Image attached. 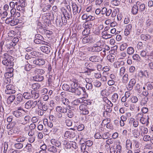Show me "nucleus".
Returning <instances> with one entry per match:
<instances>
[{"instance_id":"1","label":"nucleus","mask_w":153,"mask_h":153,"mask_svg":"<svg viewBox=\"0 0 153 153\" xmlns=\"http://www.w3.org/2000/svg\"><path fill=\"white\" fill-rule=\"evenodd\" d=\"M3 59L2 63L4 65L9 67L13 66V58L7 53H5L4 54Z\"/></svg>"},{"instance_id":"2","label":"nucleus","mask_w":153,"mask_h":153,"mask_svg":"<svg viewBox=\"0 0 153 153\" xmlns=\"http://www.w3.org/2000/svg\"><path fill=\"white\" fill-rule=\"evenodd\" d=\"M69 92H72L76 96H79L81 94L83 93V95L85 97H87V94L85 92V90L84 88L81 87L78 88L73 90L71 91H70Z\"/></svg>"},{"instance_id":"3","label":"nucleus","mask_w":153,"mask_h":153,"mask_svg":"<svg viewBox=\"0 0 153 153\" xmlns=\"http://www.w3.org/2000/svg\"><path fill=\"white\" fill-rule=\"evenodd\" d=\"M31 64H33L36 65L42 66L45 63V59L41 58H33L30 60Z\"/></svg>"},{"instance_id":"4","label":"nucleus","mask_w":153,"mask_h":153,"mask_svg":"<svg viewBox=\"0 0 153 153\" xmlns=\"http://www.w3.org/2000/svg\"><path fill=\"white\" fill-rule=\"evenodd\" d=\"M5 91V93L8 94H14L16 92L15 87L11 84H8L7 85Z\"/></svg>"},{"instance_id":"5","label":"nucleus","mask_w":153,"mask_h":153,"mask_svg":"<svg viewBox=\"0 0 153 153\" xmlns=\"http://www.w3.org/2000/svg\"><path fill=\"white\" fill-rule=\"evenodd\" d=\"M72 9L74 15H76L79 13L81 10V7H78L75 3H73L72 5Z\"/></svg>"},{"instance_id":"6","label":"nucleus","mask_w":153,"mask_h":153,"mask_svg":"<svg viewBox=\"0 0 153 153\" xmlns=\"http://www.w3.org/2000/svg\"><path fill=\"white\" fill-rule=\"evenodd\" d=\"M102 48L100 46L94 45L93 47L89 48L88 51L94 53H97L102 51Z\"/></svg>"},{"instance_id":"7","label":"nucleus","mask_w":153,"mask_h":153,"mask_svg":"<svg viewBox=\"0 0 153 153\" xmlns=\"http://www.w3.org/2000/svg\"><path fill=\"white\" fill-rule=\"evenodd\" d=\"M62 13L65 18H67L68 20L70 19V17H72V14L71 12L67 10L64 7H62L61 9Z\"/></svg>"},{"instance_id":"8","label":"nucleus","mask_w":153,"mask_h":153,"mask_svg":"<svg viewBox=\"0 0 153 153\" xmlns=\"http://www.w3.org/2000/svg\"><path fill=\"white\" fill-rule=\"evenodd\" d=\"M23 97L22 94H18L16 96H15V100L14 102V104L17 105L23 102Z\"/></svg>"},{"instance_id":"9","label":"nucleus","mask_w":153,"mask_h":153,"mask_svg":"<svg viewBox=\"0 0 153 153\" xmlns=\"http://www.w3.org/2000/svg\"><path fill=\"white\" fill-rule=\"evenodd\" d=\"M94 41L93 37L92 36L89 35L85 36L82 39V42L83 44L88 43H91Z\"/></svg>"},{"instance_id":"10","label":"nucleus","mask_w":153,"mask_h":153,"mask_svg":"<svg viewBox=\"0 0 153 153\" xmlns=\"http://www.w3.org/2000/svg\"><path fill=\"white\" fill-rule=\"evenodd\" d=\"M34 101L30 100L27 102L25 104V107L27 109H30L35 108Z\"/></svg>"},{"instance_id":"11","label":"nucleus","mask_w":153,"mask_h":153,"mask_svg":"<svg viewBox=\"0 0 153 153\" xmlns=\"http://www.w3.org/2000/svg\"><path fill=\"white\" fill-rule=\"evenodd\" d=\"M80 110L82 111L81 113L84 115L87 114H88V109L87 107L85 104H81L79 107Z\"/></svg>"},{"instance_id":"12","label":"nucleus","mask_w":153,"mask_h":153,"mask_svg":"<svg viewBox=\"0 0 153 153\" xmlns=\"http://www.w3.org/2000/svg\"><path fill=\"white\" fill-rule=\"evenodd\" d=\"M136 83V80L134 78L131 79L127 86V89L129 91L131 90Z\"/></svg>"},{"instance_id":"13","label":"nucleus","mask_w":153,"mask_h":153,"mask_svg":"<svg viewBox=\"0 0 153 153\" xmlns=\"http://www.w3.org/2000/svg\"><path fill=\"white\" fill-rule=\"evenodd\" d=\"M89 60L90 61L93 62H99L102 60V59L100 56L95 55L90 57Z\"/></svg>"},{"instance_id":"14","label":"nucleus","mask_w":153,"mask_h":153,"mask_svg":"<svg viewBox=\"0 0 153 153\" xmlns=\"http://www.w3.org/2000/svg\"><path fill=\"white\" fill-rule=\"evenodd\" d=\"M68 108H67L57 106L56 107V111L59 113L65 114L67 113Z\"/></svg>"},{"instance_id":"15","label":"nucleus","mask_w":153,"mask_h":153,"mask_svg":"<svg viewBox=\"0 0 153 153\" xmlns=\"http://www.w3.org/2000/svg\"><path fill=\"white\" fill-rule=\"evenodd\" d=\"M94 26L93 23L92 22H86L84 23L83 25V27L84 28L88 30L90 29Z\"/></svg>"},{"instance_id":"16","label":"nucleus","mask_w":153,"mask_h":153,"mask_svg":"<svg viewBox=\"0 0 153 153\" xmlns=\"http://www.w3.org/2000/svg\"><path fill=\"white\" fill-rule=\"evenodd\" d=\"M31 117L29 115L25 117L24 120L21 121L20 124L24 125H25L30 123V120Z\"/></svg>"},{"instance_id":"17","label":"nucleus","mask_w":153,"mask_h":153,"mask_svg":"<svg viewBox=\"0 0 153 153\" xmlns=\"http://www.w3.org/2000/svg\"><path fill=\"white\" fill-rule=\"evenodd\" d=\"M63 19L62 17L59 15L58 16L56 17V23L57 26L60 27L62 26L63 25Z\"/></svg>"},{"instance_id":"18","label":"nucleus","mask_w":153,"mask_h":153,"mask_svg":"<svg viewBox=\"0 0 153 153\" xmlns=\"http://www.w3.org/2000/svg\"><path fill=\"white\" fill-rule=\"evenodd\" d=\"M22 62L25 64V69L27 71H29L33 68V65L30 64L26 60H22Z\"/></svg>"},{"instance_id":"19","label":"nucleus","mask_w":153,"mask_h":153,"mask_svg":"<svg viewBox=\"0 0 153 153\" xmlns=\"http://www.w3.org/2000/svg\"><path fill=\"white\" fill-rule=\"evenodd\" d=\"M40 6L42 9L43 11L44 12L49 10L51 7V6L50 5L46 4L45 2L42 4Z\"/></svg>"},{"instance_id":"20","label":"nucleus","mask_w":153,"mask_h":153,"mask_svg":"<svg viewBox=\"0 0 153 153\" xmlns=\"http://www.w3.org/2000/svg\"><path fill=\"white\" fill-rule=\"evenodd\" d=\"M149 117L148 116H143L141 119H140V122L142 124H146V126L148 125L149 123Z\"/></svg>"},{"instance_id":"21","label":"nucleus","mask_w":153,"mask_h":153,"mask_svg":"<svg viewBox=\"0 0 153 153\" xmlns=\"http://www.w3.org/2000/svg\"><path fill=\"white\" fill-rule=\"evenodd\" d=\"M139 10L140 12H142L144 11L145 9V4L142 3L139 1H137L136 3Z\"/></svg>"},{"instance_id":"22","label":"nucleus","mask_w":153,"mask_h":153,"mask_svg":"<svg viewBox=\"0 0 153 153\" xmlns=\"http://www.w3.org/2000/svg\"><path fill=\"white\" fill-rule=\"evenodd\" d=\"M47 149L48 151L53 153H55L57 152V149L55 146H48Z\"/></svg>"},{"instance_id":"23","label":"nucleus","mask_w":153,"mask_h":153,"mask_svg":"<svg viewBox=\"0 0 153 153\" xmlns=\"http://www.w3.org/2000/svg\"><path fill=\"white\" fill-rule=\"evenodd\" d=\"M34 105H35V107L36 105L39 109H41V108L43 104L42 102L40 100H36L34 101Z\"/></svg>"},{"instance_id":"24","label":"nucleus","mask_w":153,"mask_h":153,"mask_svg":"<svg viewBox=\"0 0 153 153\" xmlns=\"http://www.w3.org/2000/svg\"><path fill=\"white\" fill-rule=\"evenodd\" d=\"M81 87L80 86L77 82H73L71 85V88L69 91Z\"/></svg>"},{"instance_id":"25","label":"nucleus","mask_w":153,"mask_h":153,"mask_svg":"<svg viewBox=\"0 0 153 153\" xmlns=\"http://www.w3.org/2000/svg\"><path fill=\"white\" fill-rule=\"evenodd\" d=\"M40 48L42 51L45 53L48 54L50 53L51 49L50 47H48L46 46H42Z\"/></svg>"},{"instance_id":"26","label":"nucleus","mask_w":153,"mask_h":153,"mask_svg":"<svg viewBox=\"0 0 153 153\" xmlns=\"http://www.w3.org/2000/svg\"><path fill=\"white\" fill-rule=\"evenodd\" d=\"M31 91L28 92H25L22 94L25 99L29 100L31 99Z\"/></svg>"},{"instance_id":"27","label":"nucleus","mask_w":153,"mask_h":153,"mask_svg":"<svg viewBox=\"0 0 153 153\" xmlns=\"http://www.w3.org/2000/svg\"><path fill=\"white\" fill-rule=\"evenodd\" d=\"M139 128L141 131V134L142 136H143V135L148 133V129L147 128L143 126H140Z\"/></svg>"},{"instance_id":"28","label":"nucleus","mask_w":153,"mask_h":153,"mask_svg":"<svg viewBox=\"0 0 153 153\" xmlns=\"http://www.w3.org/2000/svg\"><path fill=\"white\" fill-rule=\"evenodd\" d=\"M14 9H12L10 10V13L11 16L13 15L14 17L17 18L20 17V13L19 12L15 10V12L14 13Z\"/></svg>"},{"instance_id":"29","label":"nucleus","mask_w":153,"mask_h":153,"mask_svg":"<svg viewBox=\"0 0 153 153\" xmlns=\"http://www.w3.org/2000/svg\"><path fill=\"white\" fill-rule=\"evenodd\" d=\"M132 134L135 138H138L140 135V131L138 128L134 129L132 131Z\"/></svg>"},{"instance_id":"30","label":"nucleus","mask_w":153,"mask_h":153,"mask_svg":"<svg viewBox=\"0 0 153 153\" xmlns=\"http://www.w3.org/2000/svg\"><path fill=\"white\" fill-rule=\"evenodd\" d=\"M33 79L37 82H41L44 79V77L41 75H37L33 77Z\"/></svg>"},{"instance_id":"31","label":"nucleus","mask_w":153,"mask_h":153,"mask_svg":"<svg viewBox=\"0 0 153 153\" xmlns=\"http://www.w3.org/2000/svg\"><path fill=\"white\" fill-rule=\"evenodd\" d=\"M15 95H12L9 96L7 99V102L8 104L12 103L13 102L15 101Z\"/></svg>"},{"instance_id":"32","label":"nucleus","mask_w":153,"mask_h":153,"mask_svg":"<svg viewBox=\"0 0 153 153\" xmlns=\"http://www.w3.org/2000/svg\"><path fill=\"white\" fill-rule=\"evenodd\" d=\"M139 10V8L138 7L137 4L134 5L133 6L131 9V13L134 15L137 14Z\"/></svg>"},{"instance_id":"33","label":"nucleus","mask_w":153,"mask_h":153,"mask_svg":"<svg viewBox=\"0 0 153 153\" xmlns=\"http://www.w3.org/2000/svg\"><path fill=\"white\" fill-rule=\"evenodd\" d=\"M72 142H68L67 140H65L63 142V144L65 146V147L66 149H70L72 146Z\"/></svg>"},{"instance_id":"34","label":"nucleus","mask_w":153,"mask_h":153,"mask_svg":"<svg viewBox=\"0 0 153 153\" xmlns=\"http://www.w3.org/2000/svg\"><path fill=\"white\" fill-rule=\"evenodd\" d=\"M31 98L36 99L39 97V93L32 91H31Z\"/></svg>"},{"instance_id":"35","label":"nucleus","mask_w":153,"mask_h":153,"mask_svg":"<svg viewBox=\"0 0 153 153\" xmlns=\"http://www.w3.org/2000/svg\"><path fill=\"white\" fill-rule=\"evenodd\" d=\"M122 80V82L124 84H126L128 82V75L127 74H126L123 75Z\"/></svg>"},{"instance_id":"36","label":"nucleus","mask_w":153,"mask_h":153,"mask_svg":"<svg viewBox=\"0 0 153 153\" xmlns=\"http://www.w3.org/2000/svg\"><path fill=\"white\" fill-rule=\"evenodd\" d=\"M118 98V94L116 93H114L112 96L111 100L113 102L116 103Z\"/></svg>"},{"instance_id":"37","label":"nucleus","mask_w":153,"mask_h":153,"mask_svg":"<svg viewBox=\"0 0 153 153\" xmlns=\"http://www.w3.org/2000/svg\"><path fill=\"white\" fill-rule=\"evenodd\" d=\"M13 114L17 118L21 117L22 115V112L18 110H16L13 111Z\"/></svg>"},{"instance_id":"38","label":"nucleus","mask_w":153,"mask_h":153,"mask_svg":"<svg viewBox=\"0 0 153 153\" xmlns=\"http://www.w3.org/2000/svg\"><path fill=\"white\" fill-rule=\"evenodd\" d=\"M49 76L48 79V84L51 85L54 80V74L51 75L49 74Z\"/></svg>"},{"instance_id":"39","label":"nucleus","mask_w":153,"mask_h":153,"mask_svg":"<svg viewBox=\"0 0 153 153\" xmlns=\"http://www.w3.org/2000/svg\"><path fill=\"white\" fill-rule=\"evenodd\" d=\"M83 100L80 98L74 100L73 102V104L74 105H78L83 102Z\"/></svg>"},{"instance_id":"40","label":"nucleus","mask_w":153,"mask_h":153,"mask_svg":"<svg viewBox=\"0 0 153 153\" xmlns=\"http://www.w3.org/2000/svg\"><path fill=\"white\" fill-rule=\"evenodd\" d=\"M34 73L35 74H40L41 75L45 73V71L43 69L36 68L34 71Z\"/></svg>"},{"instance_id":"41","label":"nucleus","mask_w":153,"mask_h":153,"mask_svg":"<svg viewBox=\"0 0 153 153\" xmlns=\"http://www.w3.org/2000/svg\"><path fill=\"white\" fill-rule=\"evenodd\" d=\"M141 39L145 41H146L150 39L151 36L149 35L141 34L140 36Z\"/></svg>"},{"instance_id":"42","label":"nucleus","mask_w":153,"mask_h":153,"mask_svg":"<svg viewBox=\"0 0 153 153\" xmlns=\"http://www.w3.org/2000/svg\"><path fill=\"white\" fill-rule=\"evenodd\" d=\"M101 85V83L100 81L98 80H95L93 82V85L97 88L100 87Z\"/></svg>"},{"instance_id":"43","label":"nucleus","mask_w":153,"mask_h":153,"mask_svg":"<svg viewBox=\"0 0 153 153\" xmlns=\"http://www.w3.org/2000/svg\"><path fill=\"white\" fill-rule=\"evenodd\" d=\"M134 51V48L131 47H130L128 48L127 50V52L128 54L129 55L132 54Z\"/></svg>"},{"instance_id":"44","label":"nucleus","mask_w":153,"mask_h":153,"mask_svg":"<svg viewBox=\"0 0 153 153\" xmlns=\"http://www.w3.org/2000/svg\"><path fill=\"white\" fill-rule=\"evenodd\" d=\"M147 88L148 90H153V82H149L146 84Z\"/></svg>"},{"instance_id":"45","label":"nucleus","mask_w":153,"mask_h":153,"mask_svg":"<svg viewBox=\"0 0 153 153\" xmlns=\"http://www.w3.org/2000/svg\"><path fill=\"white\" fill-rule=\"evenodd\" d=\"M40 85L38 83H34L32 85L31 88L34 90H37L40 88Z\"/></svg>"},{"instance_id":"46","label":"nucleus","mask_w":153,"mask_h":153,"mask_svg":"<svg viewBox=\"0 0 153 153\" xmlns=\"http://www.w3.org/2000/svg\"><path fill=\"white\" fill-rule=\"evenodd\" d=\"M101 116L99 115H97L94 116V122L96 123H100L101 122Z\"/></svg>"},{"instance_id":"47","label":"nucleus","mask_w":153,"mask_h":153,"mask_svg":"<svg viewBox=\"0 0 153 153\" xmlns=\"http://www.w3.org/2000/svg\"><path fill=\"white\" fill-rule=\"evenodd\" d=\"M19 20L17 19H13V20L11 22L12 23L10 24V25L13 26L18 24L19 23Z\"/></svg>"},{"instance_id":"48","label":"nucleus","mask_w":153,"mask_h":153,"mask_svg":"<svg viewBox=\"0 0 153 153\" xmlns=\"http://www.w3.org/2000/svg\"><path fill=\"white\" fill-rule=\"evenodd\" d=\"M48 71L49 74L52 75L54 74V70L52 69L51 65L50 64H49L48 65Z\"/></svg>"},{"instance_id":"49","label":"nucleus","mask_w":153,"mask_h":153,"mask_svg":"<svg viewBox=\"0 0 153 153\" xmlns=\"http://www.w3.org/2000/svg\"><path fill=\"white\" fill-rule=\"evenodd\" d=\"M14 147L17 149H22L23 147V144L18 143L14 144Z\"/></svg>"},{"instance_id":"50","label":"nucleus","mask_w":153,"mask_h":153,"mask_svg":"<svg viewBox=\"0 0 153 153\" xmlns=\"http://www.w3.org/2000/svg\"><path fill=\"white\" fill-rule=\"evenodd\" d=\"M148 69L150 72H153V61L149 62L148 64Z\"/></svg>"},{"instance_id":"51","label":"nucleus","mask_w":153,"mask_h":153,"mask_svg":"<svg viewBox=\"0 0 153 153\" xmlns=\"http://www.w3.org/2000/svg\"><path fill=\"white\" fill-rule=\"evenodd\" d=\"M146 26L147 27H149L152 25L153 24V21L151 19H148L146 21Z\"/></svg>"},{"instance_id":"52","label":"nucleus","mask_w":153,"mask_h":153,"mask_svg":"<svg viewBox=\"0 0 153 153\" xmlns=\"http://www.w3.org/2000/svg\"><path fill=\"white\" fill-rule=\"evenodd\" d=\"M107 59L110 62H113L114 61V56L111 55H108L107 57Z\"/></svg>"},{"instance_id":"53","label":"nucleus","mask_w":153,"mask_h":153,"mask_svg":"<svg viewBox=\"0 0 153 153\" xmlns=\"http://www.w3.org/2000/svg\"><path fill=\"white\" fill-rule=\"evenodd\" d=\"M34 42L36 44H44L46 42L43 40H41V39H34Z\"/></svg>"},{"instance_id":"54","label":"nucleus","mask_w":153,"mask_h":153,"mask_svg":"<svg viewBox=\"0 0 153 153\" xmlns=\"http://www.w3.org/2000/svg\"><path fill=\"white\" fill-rule=\"evenodd\" d=\"M46 31V30L44 29L42 27L38 28L37 30V33L39 32L42 34L45 33Z\"/></svg>"},{"instance_id":"55","label":"nucleus","mask_w":153,"mask_h":153,"mask_svg":"<svg viewBox=\"0 0 153 153\" xmlns=\"http://www.w3.org/2000/svg\"><path fill=\"white\" fill-rule=\"evenodd\" d=\"M128 44L126 43H124L120 45V50L121 51L124 50L128 47Z\"/></svg>"},{"instance_id":"56","label":"nucleus","mask_w":153,"mask_h":153,"mask_svg":"<svg viewBox=\"0 0 153 153\" xmlns=\"http://www.w3.org/2000/svg\"><path fill=\"white\" fill-rule=\"evenodd\" d=\"M63 89L65 91H68L69 92L70 89V86L67 84H65L62 85Z\"/></svg>"},{"instance_id":"57","label":"nucleus","mask_w":153,"mask_h":153,"mask_svg":"<svg viewBox=\"0 0 153 153\" xmlns=\"http://www.w3.org/2000/svg\"><path fill=\"white\" fill-rule=\"evenodd\" d=\"M130 100L132 103H136L138 101V99L137 97L133 96L131 97Z\"/></svg>"},{"instance_id":"58","label":"nucleus","mask_w":153,"mask_h":153,"mask_svg":"<svg viewBox=\"0 0 153 153\" xmlns=\"http://www.w3.org/2000/svg\"><path fill=\"white\" fill-rule=\"evenodd\" d=\"M19 5L25 7L27 5V3L25 0H19Z\"/></svg>"},{"instance_id":"59","label":"nucleus","mask_w":153,"mask_h":153,"mask_svg":"<svg viewBox=\"0 0 153 153\" xmlns=\"http://www.w3.org/2000/svg\"><path fill=\"white\" fill-rule=\"evenodd\" d=\"M67 113L66 114L67 116L70 118H72L74 115V113L69 110H68V111Z\"/></svg>"},{"instance_id":"60","label":"nucleus","mask_w":153,"mask_h":153,"mask_svg":"<svg viewBox=\"0 0 153 153\" xmlns=\"http://www.w3.org/2000/svg\"><path fill=\"white\" fill-rule=\"evenodd\" d=\"M147 100L148 98L146 97L142 98L140 102V105H144L146 104Z\"/></svg>"},{"instance_id":"61","label":"nucleus","mask_w":153,"mask_h":153,"mask_svg":"<svg viewBox=\"0 0 153 153\" xmlns=\"http://www.w3.org/2000/svg\"><path fill=\"white\" fill-rule=\"evenodd\" d=\"M31 54L33 56L38 57L41 55V53L36 51H32L30 52Z\"/></svg>"},{"instance_id":"62","label":"nucleus","mask_w":153,"mask_h":153,"mask_svg":"<svg viewBox=\"0 0 153 153\" xmlns=\"http://www.w3.org/2000/svg\"><path fill=\"white\" fill-rule=\"evenodd\" d=\"M132 58L134 60L139 61L141 59L140 57L137 54H134L132 56Z\"/></svg>"},{"instance_id":"63","label":"nucleus","mask_w":153,"mask_h":153,"mask_svg":"<svg viewBox=\"0 0 153 153\" xmlns=\"http://www.w3.org/2000/svg\"><path fill=\"white\" fill-rule=\"evenodd\" d=\"M61 102L64 105H68L70 103V102L69 100L66 97L64 99H62Z\"/></svg>"},{"instance_id":"64","label":"nucleus","mask_w":153,"mask_h":153,"mask_svg":"<svg viewBox=\"0 0 153 153\" xmlns=\"http://www.w3.org/2000/svg\"><path fill=\"white\" fill-rule=\"evenodd\" d=\"M25 138L24 137L20 136L16 140V141L18 142H23L25 140Z\"/></svg>"}]
</instances>
